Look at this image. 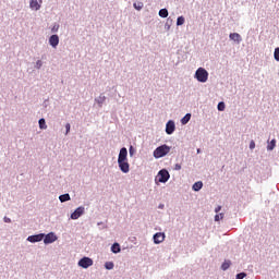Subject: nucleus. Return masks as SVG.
<instances>
[{
    "label": "nucleus",
    "mask_w": 279,
    "mask_h": 279,
    "mask_svg": "<svg viewBox=\"0 0 279 279\" xmlns=\"http://www.w3.org/2000/svg\"><path fill=\"white\" fill-rule=\"evenodd\" d=\"M169 151H171V147H169L167 144H163L154 150V157L163 158V156H167Z\"/></svg>",
    "instance_id": "1"
},
{
    "label": "nucleus",
    "mask_w": 279,
    "mask_h": 279,
    "mask_svg": "<svg viewBox=\"0 0 279 279\" xmlns=\"http://www.w3.org/2000/svg\"><path fill=\"white\" fill-rule=\"evenodd\" d=\"M195 77L197 82L205 84V82H208V71L204 68H198L195 72Z\"/></svg>",
    "instance_id": "2"
},
{
    "label": "nucleus",
    "mask_w": 279,
    "mask_h": 279,
    "mask_svg": "<svg viewBox=\"0 0 279 279\" xmlns=\"http://www.w3.org/2000/svg\"><path fill=\"white\" fill-rule=\"evenodd\" d=\"M78 267L83 269H88V267H93V259L90 257H83L78 260Z\"/></svg>",
    "instance_id": "3"
},
{
    "label": "nucleus",
    "mask_w": 279,
    "mask_h": 279,
    "mask_svg": "<svg viewBox=\"0 0 279 279\" xmlns=\"http://www.w3.org/2000/svg\"><path fill=\"white\" fill-rule=\"evenodd\" d=\"M169 178H171V175L169 174V171H167L166 169H162L158 172V182H168Z\"/></svg>",
    "instance_id": "4"
},
{
    "label": "nucleus",
    "mask_w": 279,
    "mask_h": 279,
    "mask_svg": "<svg viewBox=\"0 0 279 279\" xmlns=\"http://www.w3.org/2000/svg\"><path fill=\"white\" fill-rule=\"evenodd\" d=\"M44 236H45L44 243L46 245H49V243H56V241H58V236L53 232H50V233H48V234H46Z\"/></svg>",
    "instance_id": "5"
},
{
    "label": "nucleus",
    "mask_w": 279,
    "mask_h": 279,
    "mask_svg": "<svg viewBox=\"0 0 279 279\" xmlns=\"http://www.w3.org/2000/svg\"><path fill=\"white\" fill-rule=\"evenodd\" d=\"M118 165L122 173H130V163L128 160L118 161Z\"/></svg>",
    "instance_id": "6"
},
{
    "label": "nucleus",
    "mask_w": 279,
    "mask_h": 279,
    "mask_svg": "<svg viewBox=\"0 0 279 279\" xmlns=\"http://www.w3.org/2000/svg\"><path fill=\"white\" fill-rule=\"evenodd\" d=\"M45 239V233H39L36 235H31L27 238V241H29V243H39V241H43Z\"/></svg>",
    "instance_id": "7"
},
{
    "label": "nucleus",
    "mask_w": 279,
    "mask_h": 279,
    "mask_svg": "<svg viewBox=\"0 0 279 279\" xmlns=\"http://www.w3.org/2000/svg\"><path fill=\"white\" fill-rule=\"evenodd\" d=\"M173 132H175V122L170 120L166 124V133L171 135V134H173Z\"/></svg>",
    "instance_id": "8"
},
{
    "label": "nucleus",
    "mask_w": 279,
    "mask_h": 279,
    "mask_svg": "<svg viewBox=\"0 0 279 279\" xmlns=\"http://www.w3.org/2000/svg\"><path fill=\"white\" fill-rule=\"evenodd\" d=\"M84 215V207H78L71 214V219H80Z\"/></svg>",
    "instance_id": "9"
},
{
    "label": "nucleus",
    "mask_w": 279,
    "mask_h": 279,
    "mask_svg": "<svg viewBox=\"0 0 279 279\" xmlns=\"http://www.w3.org/2000/svg\"><path fill=\"white\" fill-rule=\"evenodd\" d=\"M49 45H51L53 49H56V47L60 45V37H58V35H51L49 38Z\"/></svg>",
    "instance_id": "10"
},
{
    "label": "nucleus",
    "mask_w": 279,
    "mask_h": 279,
    "mask_svg": "<svg viewBox=\"0 0 279 279\" xmlns=\"http://www.w3.org/2000/svg\"><path fill=\"white\" fill-rule=\"evenodd\" d=\"M163 241H165V233L158 232L154 235V243H156V245L162 243Z\"/></svg>",
    "instance_id": "11"
},
{
    "label": "nucleus",
    "mask_w": 279,
    "mask_h": 279,
    "mask_svg": "<svg viewBox=\"0 0 279 279\" xmlns=\"http://www.w3.org/2000/svg\"><path fill=\"white\" fill-rule=\"evenodd\" d=\"M123 160H128V148H125V147L120 149V154L118 157V162L123 161Z\"/></svg>",
    "instance_id": "12"
},
{
    "label": "nucleus",
    "mask_w": 279,
    "mask_h": 279,
    "mask_svg": "<svg viewBox=\"0 0 279 279\" xmlns=\"http://www.w3.org/2000/svg\"><path fill=\"white\" fill-rule=\"evenodd\" d=\"M230 40H234V43H241L242 38L239 33H231L229 35Z\"/></svg>",
    "instance_id": "13"
},
{
    "label": "nucleus",
    "mask_w": 279,
    "mask_h": 279,
    "mask_svg": "<svg viewBox=\"0 0 279 279\" xmlns=\"http://www.w3.org/2000/svg\"><path fill=\"white\" fill-rule=\"evenodd\" d=\"M29 7L32 10H38L40 4L38 3V0H31Z\"/></svg>",
    "instance_id": "14"
},
{
    "label": "nucleus",
    "mask_w": 279,
    "mask_h": 279,
    "mask_svg": "<svg viewBox=\"0 0 279 279\" xmlns=\"http://www.w3.org/2000/svg\"><path fill=\"white\" fill-rule=\"evenodd\" d=\"M202 186H204V183L202 181H197L193 184V191H202Z\"/></svg>",
    "instance_id": "15"
},
{
    "label": "nucleus",
    "mask_w": 279,
    "mask_h": 279,
    "mask_svg": "<svg viewBox=\"0 0 279 279\" xmlns=\"http://www.w3.org/2000/svg\"><path fill=\"white\" fill-rule=\"evenodd\" d=\"M111 252H113V254H119V252H121V245H119V243H114L111 246Z\"/></svg>",
    "instance_id": "16"
},
{
    "label": "nucleus",
    "mask_w": 279,
    "mask_h": 279,
    "mask_svg": "<svg viewBox=\"0 0 279 279\" xmlns=\"http://www.w3.org/2000/svg\"><path fill=\"white\" fill-rule=\"evenodd\" d=\"M190 121H191V113H186V114L181 119L182 125H186V123H189Z\"/></svg>",
    "instance_id": "17"
},
{
    "label": "nucleus",
    "mask_w": 279,
    "mask_h": 279,
    "mask_svg": "<svg viewBox=\"0 0 279 279\" xmlns=\"http://www.w3.org/2000/svg\"><path fill=\"white\" fill-rule=\"evenodd\" d=\"M59 199H60L61 203L70 202L71 201V195L62 194V195L59 196Z\"/></svg>",
    "instance_id": "18"
},
{
    "label": "nucleus",
    "mask_w": 279,
    "mask_h": 279,
    "mask_svg": "<svg viewBox=\"0 0 279 279\" xmlns=\"http://www.w3.org/2000/svg\"><path fill=\"white\" fill-rule=\"evenodd\" d=\"M159 16H160L161 19H167V16H169V11H168L167 9H161V10L159 11Z\"/></svg>",
    "instance_id": "19"
},
{
    "label": "nucleus",
    "mask_w": 279,
    "mask_h": 279,
    "mask_svg": "<svg viewBox=\"0 0 279 279\" xmlns=\"http://www.w3.org/2000/svg\"><path fill=\"white\" fill-rule=\"evenodd\" d=\"M39 128L40 130H47V122L44 118L39 119Z\"/></svg>",
    "instance_id": "20"
},
{
    "label": "nucleus",
    "mask_w": 279,
    "mask_h": 279,
    "mask_svg": "<svg viewBox=\"0 0 279 279\" xmlns=\"http://www.w3.org/2000/svg\"><path fill=\"white\" fill-rule=\"evenodd\" d=\"M143 2H134L133 8H135V10L141 11L143 10Z\"/></svg>",
    "instance_id": "21"
},
{
    "label": "nucleus",
    "mask_w": 279,
    "mask_h": 279,
    "mask_svg": "<svg viewBox=\"0 0 279 279\" xmlns=\"http://www.w3.org/2000/svg\"><path fill=\"white\" fill-rule=\"evenodd\" d=\"M221 269L223 271H226L227 269H230V262H225L222 265H221Z\"/></svg>",
    "instance_id": "22"
},
{
    "label": "nucleus",
    "mask_w": 279,
    "mask_h": 279,
    "mask_svg": "<svg viewBox=\"0 0 279 279\" xmlns=\"http://www.w3.org/2000/svg\"><path fill=\"white\" fill-rule=\"evenodd\" d=\"M105 267H106V269H114V263H112V262H107V263L105 264Z\"/></svg>",
    "instance_id": "23"
},
{
    "label": "nucleus",
    "mask_w": 279,
    "mask_h": 279,
    "mask_svg": "<svg viewBox=\"0 0 279 279\" xmlns=\"http://www.w3.org/2000/svg\"><path fill=\"white\" fill-rule=\"evenodd\" d=\"M218 110H219V112H223V110H226V104L225 102H219L218 104Z\"/></svg>",
    "instance_id": "24"
},
{
    "label": "nucleus",
    "mask_w": 279,
    "mask_h": 279,
    "mask_svg": "<svg viewBox=\"0 0 279 279\" xmlns=\"http://www.w3.org/2000/svg\"><path fill=\"white\" fill-rule=\"evenodd\" d=\"M276 147V140H272L270 142V144L268 145L267 149H269L270 151Z\"/></svg>",
    "instance_id": "25"
},
{
    "label": "nucleus",
    "mask_w": 279,
    "mask_h": 279,
    "mask_svg": "<svg viewBox=\"0 0 279 279\" xmlns=\"http://www.w3.org/2000/svg\"><path fill=\"white\" fill-rule=\"evenodd\" d=\"M183 23H184V16H179V17L177 19V25L180 26V25H182Z\"/></svg>",
    "instance_id": "26"
},
{
    "label": "nucleus",
    "mask_w": 279,
    "mask_h": 279,
    "mask_svg": "<svg viewBox=\"0 0 279 279\" xmlns=\"http://www.w3.org/2000/svg\"><path fill=\"white\" fill-rule=\"evenodd\" d=\"M59 29H60V25L54 24V25L52 26V28H51V32H52V34H56V32H58Z\"/></svg>",
    "instance_id": "27"
},
{
    "label": "nucleus",
    "mask_w": 279,
    "mask_h": 279,
    "mask_svg": "<svg viewBox=\"0 0 279 279\" xmlns=\"http://www.w3.org/2000/svg\"><path fill=\"white\" fill-rule=\"evenodd\" d=\"M221 219H223V214H217L215 216V221H221Z\"/></svg>",
    "instance_id": "28"
},
{
    "label": "nucleus",
    "mask_w": 279,
    "mask_h": 279,
    "mask_svg": "<svg viewBox=\"0 0 279 279\" xmlns=\"http://www.w3.org/2000/svg\"><path fill=\"white\" fill-rule=\"evenodd\" d=\"M275 60H277V62H279V48L275 49Z\"/></svg>",
    "instance_id": "29"
},
{
    "label": "nucleus",
    "mask_w": 279,
    "mask_h": 279,
    "mask_svg": "<svg viewBox=\"0 0 279 279\" xmlns=\"http://www.w3.org/2000/svg\"><path fill=\"white\" fill-rule=\"evenodd\" d=\"M245 276H247V274L240 272V274L236 275V279H243V278H245Z\"/></svg>",
    "instance_id": "30"
},
{
    "label": "nucleus",
    "mask_w": 279,
    "mask_h": 279,
    "mask_svg": "<svg viewBox=\"0 0 279 279\" xmlns=\"http://www.w3.org/2000/svg\"><path fill=\"white\" fill-rule=\"evenodd\" d=\"M69 132H71V124L66 123L65 124V134H69Z\"/></svg>",
    "instance_id": "31"
},
{
    "label": "nucleus",
    "mask_w": 279,
    "mask_h": 279,
    "mask_svg": "<svg viewBox=\"0 0 279 279\" xmlns=\"http://www.w3.org/2000/svg\"><path fill=\"white\" fill-rule=\"evenodd\" d=\"M43 66V61L41 60H38L36 62V69H40Z\"/></svg>",
    "instance_id": "32"
},
{
    "label": "nucleus",
    "mask_w": 279,
    "mask_h": 279,
    "mask_svg": "<svg viewBox=\"0 0 279 279\" xmlns=\"http://www.w3.org/2000/svg\"><path fill=\"white\" fill-rule=\"evenodd\" d=\"M256 143L254 141H251L250 143V149H255Z\"/></svg>",
    "instance_id": "33"
},
{
    "label": "nucleus",
    "mask_w": 279,
    "mask_h": 279,
    "mask_svg": "<svg viewBox=\"0 0 279 279\" xmlns=\"http://www.w3.org/2000/svg\"><path fill=\"white\" fill-rule=\"evenodd\" d=\"M4 222L5 223H12V219L8 218V217H4Z\"/></svg>",
    "instance_id": "34"
},
{
    "label": "nucleus",
    "mask_w": 279,
    "mask_h": 279,
    "mask_svg": "<svg viewBox=\"0 0 279 279\" xmlns=\"http://www.w3.org/2000/svg\"><path fill=\"white\" fill-rule=\"evenodd\" d=\"M221 211V206H218L215 208V213H220Z\"/></svg>",
    "instance_id": "35"
},
{
    "label": "nucleus",
    "mask_w": 279,
    "mask_h": 279,
    "mask_svg": "<svg viewBox=\"0 0 279 279\" xmlns=\"http://www.w3.org/2000/svg\"><path fill=\"white\" fill-rule=\"evenodd\" d=\"M175 169H177V171H180V169H182V166L175 165Z\"/></svg>",
    "instance_id": "36"
},
{
    "label": "nucleus",
    "mask_w": 279,
    "mask_h": 279,
    "mask_svg": "<svg viewBox=\"0 0 279 279\" xmlns=\"http://www.w3.org/2000/svg\"><path fill=\"white\" fill-rule=\"evenodd\" d=\"M201 151H202V150L198 148V149H197V154H201Z\"/></svg>",
    "instance_id": "37"
}]
</instances>
